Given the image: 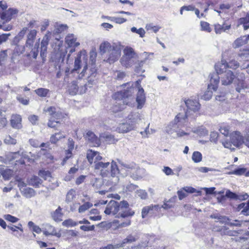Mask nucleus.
I'll return each instance as SVG.
<instances>
[{
  "label": "nucleus",
  "instance_id": "20e7f679",
  "mask_svg": "<svg viewBox=\"0 0 249 249\" xmlns=\"http://www.w3.org/2000/svg\"><path fill=\"white\" fill-rule=\"evenodd\" d=\"M185 105L187 107V111L185 114L181 113H178L175 117L174 123L177 124L179 122L184 123L185 119L192 115L191 111L195 112L198 111L200 107V104L198 103L197 100L188 99L185 101Z\"/></svg>",
  "mask_w": 249,
  "mask_h": 249
},
{
  "label": "nucleus",
  "instance_id": "2eb2a0df",
  "mask_svg": "<svg viewBox=\"0 0 249 249\" xmlns=\"http://www.w3.org/2000/svg\"><path fill=\"white\" fill-rule=\"evenodd\" d=\"M93 67L91 68V69L89 71V76L88 77V84H85L84 86L85 90L84 92L86 91V89H87V87L89 86L90 87V85H92L94 80H95V77L96 75V69L95 68L94 64L92 65Z\"/></svg>",
  "mask_w": 249,
  "mask_h": 249
},
{
  "label": "nucleus",
  "instance_id": "3c124183",
  "mask_svg": "<svg viewBox=\"0 0 249 249\" xmlns=\"http://www.w3.org/2000/svg\"><path fill=\"white\" fill-rule=\"evenodd\" d=\"M200 25L202 31H206L209 33L211 32L212 30L209 23L205 21H201Z\"/></svg>",
  "mask_w": 249,
  "mask_h": 249
},
{
  "label": "nucleus",
  "instance_id": "c756f323",
  "mask_svg": "<svg viewBox=\"0 0 249 249\" xmlns=\"http://www.w3.org/2000/svg\"><path fill=\"white\" fill-rule=\"evenodd\" d=\"M239 233V232L236 231H227V234L230 236H235L234 238L231 239L235 240L236 242H240L242 241H245L246 238L243 237H237V235Z\"/></svg>",
  "mask_w": 249,
  "mask_h": 249
},
{
  "label": "nucleus",
  "instance_id": "412c9836",
  "mask_svg": "<svg viewBox=\"0 0 249 249\" xmlns=\"http://www.w3.org/2000/svg\"><path fill=\"white\" fill-rule=\"evenodd\" d=\"M21 193L23 196L27 198L34 197L36 194L35 190L29 187L24 188L23 189H21Z\"/></svg>",
  "mask_w": 249,
  "mask_h": 249
},
{
  "label": "nucleus",
  "instance_id": "f704fd0d",
  "mask_svg": "<svg viewBox=\"0 0 249 249\" xmlns=\"http://www.w3.org/2000/svg\"><path fill=\"white\" fill-rule=\"evenodd\" d=\"M158 207V205H154L152 206H145L143 207L142 211V217L143 218H145L150 211H152L154 208L157 209Z\"/></svg>",
  "mask_w": 249,
  "mask_h": 249
},
{
  "label": "nucleus",
  "instance_id": "ddd939ff",
  "mask_svg": "<svg viewBox=\"0 0 249 249\" xmlns=\"http://www.w3.org/2000/svg\"><path fill=\"white\" fill-rule=\"evenodd\" d=\"M236 79L238 81L237 83V87L236 88V91L240 92L243 89H246L247 86L245 82V75L242 72H239L237 74Z\"/></svg>",
  "mask_w": 249,
  "mask_h": 249
},
{
  "label": "nucleus",
  "instance_id": "393cba45",
  "mask_svg": "<svg viewBox=\"0 0 249 249\" xmlns=\"http://www.w3.org/2000/svg\"><path fill=\"white\" fill-rule=\"evenodd\" d=\"M231 28V25H225L223 24L220 25L219 24H216L214 25V31L216 34H220L223 32H225L226 30H229Z\"/></svg>",
  "mask_w": 249,
  "mask_h": 249
},
{
  "label": "nucleus",
  "instance_id": "052dcab7",
  "mask_svg": "<svg viewBox=\"0 0 249 249\" xmlns=\"http://www.w3.org/2000/svg\"><path fill=\"white\" fill-rule=\"evenodd\" d=\"M27 30V27L23 28V29L18 33V35L15 37V41H18L21 39L25 35Z\"/></svg>",
  "mask_w": 249,
  "mask_h": 249
},
{
  "label": "nucleus",
  "instance_id": "f8f14e48",
  "mask_svg": "<svg viewBox=\"0 0 249 249\" xmlns=\"http://www.w3.org/2000/svg\"><path fill=\"white\" fill-rule=\"evenodd\" d=\"M129 123L133 124L135 128V125L142 122L143 119V116L138 112H132L128 116Z\"/></svg>",
  "mask_w": 249,
  "mask_h": 249
},
{
  "label": "nucleus",
  "instance_id": "49530a36",
  "mask_svg": "<svg viewBox=\"0 0 249 249\" xmlns=\"http://www.w3.org/2000/svg\"><path fill=\"white\" fill-rule=\"evenodd\" d=\"M78 223L74 221L71 219L64 220L62 222V225L65 227H74L77 225Z\"/></svg>",
  "mask_w": 249,
  "mask_h": 249
},
{
  "label": "nucleus",
  "instance_id": "09e8293b",
  "mask_svg": "<svg viewBox=\"0 0 249 249\" xmlns=\"http://www.w3.org/2000/svg\"><path fill=\"white\" fill-rule=\"evenodd\" d=\"M131 31L133 33H136L139 34L141 37H143L145 34L144 30L142 28L137 29L136 27H133L131 28Z\"/></svg>",
  "mask_w": 249,
  "mask_h": 249
},
{
  "label": "nucleus",
  "instance_id": "0e129e2a",
  "mask_svg": "<svg viewBox=\"0 0 249 249\" xmlns=\"http://www.w3.org/2000/svg\"><path fill=\"white\" fill-rule=\"evenodd\" d=\"M17 99L22 104L24 105H27L29 104V99L24 98L20 95H18L17 96Z\"/></svg>",
  "mask_w": 249,
  "mask_h": 249
},
{
  "label": "nucleus",
  "instance_id": "5fc2aeb1",
  "mask_svg": "<svg viewBox=\"0 0 249 249\" xmlns=\"http://www.w3.org/2000/svg\"><path fill=\"white\" fill-rule=\"evenodd\" d=\"M102 185L103 182L101 179L96 178L93 181L92 186L95 189L100 188Z\"/></svg>",
  "mask_w": 249,
  "mask_h": 249
},
{
  "label": "nucleus",
  "instance_id": "423d86ee",
  "mask_svg": "<svg viewBox=\"0 0 249 249\" xmlns=\"http://www.w3.org/2000/svg\"><path fill=\"white\" fill-rule=\"evenodd\" d=\"M81 52H80L77 54V57L75 59L74 68L71 71V72H70V69L68 68H66L65 70V73L66 75H69L71 73L74 74L75 73H76L78 74V77L79 79H82L83 78V77L85 76V72L88 69V66L87 64H85L82 72L80 74H79V72L78 71L81 68Z\"/></svg>",
  "mask_w": 249,
  "mask_h": 249
},
{
  "label": "nucleus",
  "instance_id": "680f3d73",
  "mask_svg": "<svg viewBox=\"0 0 249 249\" xmlns=\"http://www.w3.org/2000/svg\"><path fill=\"white\" fill-rule=\"evenodd\" d=\"M220 133L224 136L227 137L229 134V126H221L219 128Z\"/></svg>",
  "mask_w": 249,
  "mask_h": 249
},
{
  "label": "nucleus",
  "instance_id": "864d4df0",
  "mask_svg": "<svg viewBox=\"0 0 249 249\" xmlns=\"http://www.w3.org/2000/svg\"><path fill=\"white\" fill-rule=\"evenodd\" d=\"M3 218L6 220L14 223L17 222L18 220V218L17 217L9 214H4L3 215Z\"/></svg>",
  "mask_w": 249,
  "mask_h": 249
},
{
  "label": "nucleus",
  "instance_id": "39448f33",
  "mask_svg": "<svg viewBox=\"0 0 249 249\" xmlns=\"http://www.w3.org/2000/svg\"><path fill=\"white\" fill-rule=\"evenodd\" d=\"M138 54L130 47H126L123 50V55L120 59L121 64L126 68L133 66L138 58Z\"/></svg>",
  "mask_w": 249,
  "mask_h": 249
},
{
  "label": "nucleus",
  "instance_id": "7c9ffc66",
  "mask_svg": "<svg viewBox=\"0 0 249 249\" xmlns=\"http://www.w3.org/2000/svg\"><path fill=\"white\" fill-rule=\"evenodd\" d=\"M76 191L71 189L69 191L66 195V202L67 203L71 202L76 197Z\"/></svg>",
  "mask_w": 249,
  "mask_h": 249
},
{
  "label": "nucleus",
  "instance_id": "f3484780",
  "mask_svg": "<svg viewBox=\"0 0 249 249\" xmlns=\"http://www.w3.org/2000/svg\"><path fill=\"white\" fill-rule=\"evenodd\" d=\"M139 235L137 233H133L128 235L120 244V247H123L126 244H131L136 242L139 239Z\"/></svg>",
  "mask_w": 249,
  "mask_h": 249
},
{
  "label": "nucleus",
  "instance_id": "de8ad7c7",
  "mask_svg": "<svg viewBox=\"0 0 249 249\" xmlns=\"http://www.w3.org/2000/svg\"><path fill=\"white\" fill-rule=\"evenodd\" d=\"M7 51V50L0 51V66L6 60L8 57Z\"/></svg>",
  "mask_w": 249,
  "mask_h": 249
},
{
  "label": "nucleus",
  "instance_id": "e2e57ef3",
  "mask_svg": "<svg viewBox=\"0 0 249 249\" xmlns=\"http://www.w3.org/2000/svg\"><path fill=\"white\" fill-rule=\"evenodd\" d=\"M0 17L1 19L5 20L6 21H9L12 18L9 16L8 12H7L6 11L3 12L1 14H0Z\"/></svg>",
  "mask_w": 249,
  "mask_h": 249
},
{
  "label": "nucleus",
  "instance_id": "603ef678",
  "mask_svg": "<svg viewBox=\"0 0 249 249\" xmlns=\"http://www.w3.org/2000/svg\"><path fill=\"white\" fill-rule=\"evenodd\" d=\"M4 142L6 144L15 145L17 143V140L12 138L10 135H8L4 139Z\"/></svg>",
  "mask_w": 249,
  "mask_h": 249
},
{
  "label": "nucleus",
  "instance_id": "8fccbe9b",
  "mask_svg": "<svg viewBox=\"0 0 249 249\" xmlns=\"http://www.w3.org/2000/svg\"><path fill=\"white\" fill-rule=\"evenodd\" d=\"M211 89H213L212 88L209 89V86H208V90H207L203 95L202 96V98L205 100H210L213 95V92Z\"/></svg>",
  "mask_w": 249,
  "mask_h": 249
},
{
  "label": "nucleus",
  "instance_id": "6ab92c4d",
  "mask_svg": "<svg viewBox=\"0 0 249 249\" xmlns=\"http://www.w3.org/2000/svg\"><path fill=\"white\" fill-rule=\"evenodd\" d=\"M249 40V35L247 36H241L240 37L238 38L234 41L233 44V47L235 48L241 47L243 45L247 43Z\"/></svg>",
  "mask_w": 249,
  "mask_h": 249
},
{
  "label": "nucleus",
  "instance_id": "6e6d98bb",
  "mask_svg": "<svg viewBox=\"0 0 249 249\" xmlns=\"http://www.w3.org/2000/svg\"><path fill=\"white\" fill-rule=\"evenodd\" d=\"M145 28L147 30H152L154 33H157L160 29L159 26H154L152 23L147 24Z\"/></svg>",
  "mask_w": 249,
  "mask_h": 249
},
{
  "label": "nucleus",
  "instance_id": "2f4dec72",
  "mask_svg": "<svg viewBox=\"0 0 249 249\" xmlns=\"http://www.w3.org/2000/svg\"><path fill=\"white\" fill-rule=\"evenodd\" d=\"M248 222V221L234 220L231 222H229L228 225L230 226L242 227L247 226V223Z\"/></svg>",
  "mask_w": 249,
  "mask_h": 249
},
{
  "label": "nucleus",
  "instance_id": "a211bd4d",
  "mask_svg": "<svg viewBox=\"0 0 249 249\" xmlns=\"http://www.w3.org/2000/svg\"><path fill=\"white\" fill-rule=\"evenodd\" d=\"M46 112H48L49 114L51 116L50 119H55L56 120L59 119L61 118L62 113L56 110L55 107H48L46 110Z\"/></svg>",
  "mask_w": 249,
  "mask_h": 249
},
{
  "label": "nucleus",
  "instance_id": "f257e3e1",
  "mask_svg": "<svg viewBox=\"0 0 249 249\" xmlns=\"http://www.w3.org/2000/svg\"><path fill=\"white\" fill-rule=\"evenodd\" d=\"M137 90H138V91L136 99L138 104L137 108H142L145 101L144 90L142 88H138L137 89L132 87V85L129 88H127V89L116 93L115 96L118 100L113 108V111L115 112L121 111L124 109L123 106L125 105L131 106L135 101L133 94Z\"/></svg>",
  "mask_w": 249,
  "mask_h": 249
},
{
  "label": "nucleus",
  "instance_id": "dca6fc26",
  "mask_svg": "<svg viewBox=\"0 0 249 249\" xmlns=\"http://www.w3.org/2000/svg\"><path fill=\"white\" fill-rule=\"evenodd\" d=\"M21 118L19 115H13L11 116L10 123L11 126L16 129H19L21 127Z\"/></svg>",
  "mask_w": 249,
  "mask_h": 249
},
{
  "label": "nucleus",
  "instance_id": "a18cd8bd",
  "mask_svg": "<svg viewBox=\"0 0 249 249\" xmlns=\"http://www.w3.org/2000/svg\"><path fill=\"white\" fill-rule=\"evenodd\" d=\"M78 86L76 84L75 82H73L71 83V85L69 88V90L71 94L72 95L76 94L78 90Z\"/></svg>",
  "mask_w": 249,
  "mask_h": 249
},
{
  "label": "nucleus",
  "instance_id": "338daca9",
  "mask_svg": "<svg viewBox=\"0 0 249 249\" xmlns=\"http://www.w3.org/2000/svg\"><path fill=\"white\" fill-rule=\"evenodd\" d=\"M71 151H72L69 150H66V151H65L66 156L63 160V161L62 162V165H64L65 163L66 162L67 160L69 158L71 157V156H72V152Z\"/></svg>",
  "mask_w": 249,
  "mask_h": 249
},
{
  "label": "nucleus",
  "instance_id": "ea45409f",
  "mask_svg": "<svg viewBox=\"0 0 249 249\" xmlns=\"http://www.w3.org/2000/svg\"><path fill=\"white\" fill-rule=\"evenodd\" d=\"M225 197H227L228 198H230L231 199H239L238 196L235 193L231 192L229 190L226 191L225 196H221V199H223L225 198Z\"/></svg>",
  "mask_w": 249,
  "mask_h": 249
},
{
  "label": "nucleus",
  "instance_id": "0eeeda50",
  "mask_svg": "<svg viewBox=\"0 0 249 249\" xmlns=\"http://www.w3.org/2000/svg\"><path fill=\"white\" fill-rule=\"evenodd\" d=\"M129 204L126 201L120 202L118 215L116 217L124 218L133 215L135 212L129 208Z\"/></svg>",
  "mask_w": 249,
  "mask_h": 249
},
{
  "label": "nucleus",
  "instance_id": "4468645a",
  "mask_svg": "<svg viewBox=\"0 0 249 249\" xmlns=\"http://www.w3.org/2000/svg\"><path fill=\"white\" fill-rule=\"evenodd\" d=\"M133 129H134V125L130 124L129 122L120 124L117 128L118 132L122 133H127Z\"/></svg>",
  "mask_w": 249,
  "mask_h": 249
},
{
  "label": "nucleus",
  "instance_id": "69168bd1",
  "mask_svg": "<svg viewBox=\"0 0 249 249\" xmlns=\"http://www.w3.org/2000/svg\"><path fill=\"white\" fill-rule=\"evenodd\" d=\"M10 34H2L0 35V45L7 41Z\"/></svg>",
  "mask_w": 249,
  "mask_h": 249
},
{
  "label": "nucleus",
  "instance_id": "cd10ccee",
  "mask_svg": "<svg viewBox=\"0 0 249 249\" xmlns=\"http://www.w3.org/2000/svg\"><path fill=\"white\" fill-rule=\"evenodd\" d=\"M13 171L10 169H5V170H0V174L2 176L5 180H8L13 175Z\"/></svg>",
  "mask_w": 249,
  "mask_h": 249
},
{
  "label": "nucleus",
  "instance_id": "e433bc0d",
  "mask_svg": "<svg viewBox=\"0 0 249 249\" xmlns=\"http://www.w3.org/2000/svg\"><path fill=\"white\" fill-rule=\"evenodd\" d=\"M98 154L97 152L92 151V150H89L87 153V158L89 162L91 164L93 161L94 158Z\"/></svg>",
  "mask_w": 249,
  "mask_h": 249
},
{
  "label": "nucleus",
  "instance_id": "bb28decb",
  "mask_svg": "<svg viewBox=\"0 0 249 249\" xmlns=\"http://www.w3.org/2000/svg\"><path fill=\"white\" fill-rule=\"evenodd\" d=\"M238 208L239 210L243 209L241 213L244 215H249V201L247 203H242L240 204Z\"/></svg>",
  "mask_w": 249,
  "mask_h": 249
},
{
  "label": "nucleus",
  "instance_id": "774afa93",
  "mask_svg": "<svg viewBox=\"0 0 249 249\" xmlns=\"http://www.w3.org/2000/svg\"><path fill=\"white\" fill-rule=\"evenodd\" d=\"M106 141L109 143H114L115 142V139L114 136L110 134H106L104 136Z\"/></svg>",
  "mask_w": 249,
  "mask_h": 249
},
{
  "label": "nucleus",
  "instance_id": "f03ea898",
  "mask_svg": "<svg viewBox=\"0 0 249 249\" xmlns=\"http://www.w3.org/2000/svg\"><path fill=\"white\" fill-rule=\"evenodd\" d=\"M215 72H213L209 75L210 83L209 84V88H212L213 91H216L217 89L220 78L222 84L225 86L231 85L235 78L234 73L231 70L226 69L224 65L215 64Z\"/></svg>",
  "mask_w": 249,
  "mask_h": 249
},
{
  "label": "nucleus",
  "instance_id": "c85d7f7f",
  "mask_svg": "<svg viewBox=\"0 0 249 249\" xmlns=\"http://www.w3.org/2000/svg\"><path fill=\"white\" fill-rule=\"evenodd\" d=\"M61 212V208L60 207H59L54 212L52 213V216L55 221H60L62 220V213Z\"/></svg>",
  "mask_w": 249,
  "mask_h": 249
},
{
  "label": "nucleus",
  "instance_id": "58836bf2",
  "mask_svg": "<svg viewBox=\"0 0 249 249\" xmlns=\"http://www.w3.org/2000/svg\"><path fill=\"white\" fill-rule=\"evenodd\" d=\"M92 206V204L89 202H87L80 206L78 209L79 213H83Z\"/></svg>",
  "mask_w": 249,
  "mask_h": 249
},
{
  "label": "nucleus",
  "instance_id": "1a4fd4ad",
  "mask_svg": "<svg viewBox=\"0 0 249 249\" xmlns=\"http://www.w3.org/2000/svg\"><path fill=\"white\" fill-rule=\"evenodd\" d=\"M121 55V49L119 46L113 45V49L109 52L107 62L112 64L116 61Z\"/></svg>",
  "mask_w": 249,
  "mask_h": 249
},
{
  "label": "nucleus",
  "instance_id": "c9c22d12",
  "mask_svg": "<svg viewBox=\"0 0 249 249\" xmlns=\"http://www.w3.org/2000/svg\"><path fill=\"white\" fill-rule=\"evenodd\" d=\"M35 93L40 97H46L49 92V90L45 88H38L35 90Z\"/></svg>",
  "mask_w": 249,
  "mask_h": 249
},
{
  "label": "nucleus",
  "instance_id": "aec40b11",
  "mask_svg": "<svg viewBox=\"0 0 249 249\" xmlns=\"http://www.w3.org/2000/svg\"><path fill=\"white\" fill-rule=\"evenodd\" d=\"M27 182L29 185L33 186L36 188L39 187V186L42 183V180L36 176H32L31 178H29Z\"/></svg>",
  "mask_w": 249,
  "mask_h": 249
},
{
  "label": "nucleus",
  "instance_id": "9d476101",
  "mask_svg": "<svg viewBox=\"0 0 249 249\" xmlns=\"http://www.w3.org/2000/svg\"><path fill=\"white\" fill-rule=\"evenodd\" d=\"M119 202L114 200H111L107 205L104 213L106 214L118 215Z\"/></svg>",
  "mask_w": 249,
  "mask_h": 249
},
{
  "label": "nucleus",
  "instance_id": "37998d69",
  "mask_svg": "<svg viewBox=\"0 0 249 249\" xmlns=\"http://www.w3.org/2000/svg\"><path fill=\"white\" fill-rule=\"evenodd\" d=\"M136 193L142 199H146L148 197V194L145 190H137Z\"/></svg>",
  "mask_w": 249,
  "mask_h": 249
},
{
  "label": "nucleus",
  "instance_id": "7ed1b4c3",
  "mask_svg": "<svg viewBox=\"0 0 249 249\" xmlns=\"http://www.w3.org/2000/svg\"><path fill=\"white\" fill-rule=\"evenodd\" d=\"M94 169L105 179H107L112 185H116L119 180L118 175L121 174L124 176L127 173H122L119 170L116 163L113 160L110 163L108 161H98L94 165Z\"/></svg>",
  "mask_w": 249,
  "mask_h": 249
},
{
  "label": "nucleus",
  "instance_id": "13d9d810",
  "mask_svg": "<svg viewBox=\"0 0 249 249\" xmlns=\"http://www.w3.org/2000/svg\"><path fill=\"white\" fill-rule=\"evenodd\" d=\"M221 143L222 145L224 146V147L226 148L230 149L231 150H234L235 149L234 148L231 147L232 143H231V140L230 141L228 139H226L224 141H222Z\"/></svg>",
  "mask_w": 249,
  "mask_h": 249
},
{
  "label": "nucleus",
  "instance_id": "bf43d9fd",
  "mask_svg": "<svg viewBox=\"0 0 249 249\" xmlns=\"http://www.w3.org/2000/svg\"><path fill=\"white\" fill-rule=\"evenodd\" d=\"M197 170L201 173H207L209 171H218V170L214 169V168H208L206 167H200L197 168Z\"/></svg>",
  "mask_w": 249,
  "mask_h": 249
},
{
  "label": "nucleus",
  "instance_id": "9b49d317",
  "mask_svg": "<svg viewBox=\"0 0 249 249\" xmlns=\"http://www.w3.org/2000/svg\"><path fill=\"white\" fill-rule=\"evenodd\" d=\"M230 140L231 141L232 144L236 147L240 146L244 142L243 137L239 131L232 133L230 136Z\"/></svg>",
  "mask_w": 249,
  "mask_h": 249
},
{
  "label": "nucleus",
  "instance_id": "b1692460",
  "mask_svg": "<svg viewBox=\"0 0 249 249\" xmlns=\"http://www.w3.org/2000/svg\"><path fill=\"white\" fill-rule=\"evenodd\" d=\"M216 64L224 65L226 66V69H227V68L236 69L239 66V63L234 60H231L229 63L223 62L222 61L221 62L217 63Z\"/></svg>",
  "mask_w": 249,
  "mask_h": 249
},
{
  "label": "nucleus",
  "instance_id": "c03bdc74",
  "mask_svg": "<svg viewBox=\"0 0 249 249\" xmlns=\"http://www.w3.org/2000/svg\"><path fill=\"white\" fill-rule=\"evenodd\" d=\"M38 175L45 180L49 179L51 177V173L49 171L41 170L39 171Z\"/></svg>",
  "mask_w": 249,
  "mask_h": 249
},
{
  "label": "nucleus",
  "instance_id": "473e14b6",
  "mask_svg": "<svg viewBox=\"0 0 249 249\" xmlns=\"http://www.w3.org/2000/svg\"><path fill=\"white\" fill-rule=\"evenodd\" d=\"M65 138V136L62 134L61 132L56 133L52 135L50 138V142L52 143H56L59 140Z\"/></svg>",
  "mask_w": 249,
  "mask_h": 249
},
{
  "label": "nucleus",
  "instance_id": "4d7b16f0",
  "mask_svg": "<svg viewBox=\"0 0 249 249\" xmlns=\"http://www.w3.org/2000/svg\"><path fill=\"white\" fill-rule=\"evenodd\" d=\"M60 124L59 121H53V120L50 119L48 123V126L51 128H57L60 125Z\"/></svg>",
  "mask_w": 249,
  "mask_h": 249
},
{
  "label": "nucleus",
  "instance_id": "5701e85b",
  "mask_svg": "<svg viewBox=\"0 0 249 249\" xmlns=\"http://www.w3.org/2000/svg\"><path fill=\"white\" fill-rule=\"evenodd\" d=\"M113 45H111L110 43L107 41H105L102 43L100 46V50L101 53H105L109 52L113 49Z\"/></svg>",
  "mask_w": 249,
  "mask_h": 249
},
{
  "label": "nucleus",
  "instance_id": "a878e982",
  "mask_svg": "<svg viewBox=\"0 0 249 249\" xmlns=\"http://www.w3.org/2000/svg\"><path fill=\"white\" fill-rule=\"evenodd\" d=\"M243 25L244 29L247 30L249 28V14H247L244 18H241L238 20V25Z\"/></svg>",
  "mask_w": 249,
  "mask_h": 249
},
{
  "label": "nucleus",
  "instance_id": "4c0bfd02",
  "mask_svg": "<svg viewBox=\"0 0 249 249\" xmlns=\"http://www.w3.org/2000/svg\"><path fill=\"white\" fill-rule=\"evenodd\" d=\"M246 172V168H239L234 170L233 171H231L228 173L229 175H236L238 176H241L245 174Z\"/></svg>",
  "mask_w": 249,
  "mask_h": 249
},
{
  "label": "nucleus",
  "instance_id": "6e6552de",
  "mask_svg": "<svg viewBox=\"0 0 249 249\" xmlns=\"http://www.w3.org/2000/svg\"><path fill=\"white\" fill-rule=\"evenodd\" d=\"M86 142L91 147L99 146L100 145V139L92 131H88L85 135Z\"/></svg>",
  "mask_w": 249,
  "mask_h": 249
},
{
  "label": "nucleus",
  "instance_id": "72a5a7b5",
  "mask_svg": "<svg viewBox=\"0 0 249 249\" xmlns=\"http://www.w3.org/2000/svg\"><path fill=\"white\" fill-rule=\"evenodd\" d=\"M144 63L145 60L138 61L135 69V71L136 73L139 74L144 72L145 70L142 68Z\"/></svg>",
  "mask_w": 249,
  "mask_h": 249
},
{
  "label": "nucleus",
  "instance_id": "4be33fe9",
  "mask_svg": "<svg viewBox=\"0 0 249 249\" xmlns=\"http://www.w3.org/2000/svg\"><path fill=\"white\" fill-rule=\"evenodd\" d=\"M65 41L69 47H75L80 45L79 43L76 42V38L72 34L68 35L65 38Z\"/></svg>",
  "mask_w": 249,
  "mask_h": 249
},
{
  "label": "nucleus",
  "instance_id": "79ce46f5",
  "mask_svg": "<svg viewBox=\"0 0 249 249\" xmlns=\"http://www.w3.org/2000/svg\"><path fill=\"white\" fill-rule=\"evenodd\" d=\"M38 44L36 43L34 48L32 50L31 52L28 54V57L32 56L34 59H36L38 53Z\"/></svg>",
  "mask_w": 249,
  "mask_h": 249
},
{
  "label": "nucleus",
  "instance_id": "a19ab883",
  "mask_svg": "<svg viewBox=\"0 0 249 249\" xmlns=\"http://www.w3.org/2000/svg\"><path fill=\"white\" fill-rule=\"evenodd\" d=\"M192 160L195 162H199L202 160V154L198 151H195L192 155Z\"/></svg>",
  "mask_w": 249,
  "mask_h": 249
}]
</instances>
